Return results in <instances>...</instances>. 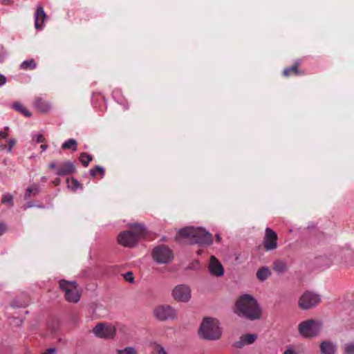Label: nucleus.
<instances>
[{
  "instance_id": "c85d7f7f",
  "label": "nucleus",
  "mask_w": 354,
  "mask_h": 354,
  "mask_svg": "<svg viewBox=\"0 0 354 354\" xmlns=\"http://www.w3.org/2000/svg\"><path fill=\"white\" fill-rule=\"evenodd\" d=\"M152 354H166L165 348L160 344H155L153 345V351Z\"/></svg>"
},
{
  "instance_id": "f8f14e48",
  "label": "nucleus",
  "mask_w": 354,
  "mask_h": 354,
  "mask_svg": "<svg viewBox=\"0 0 354 354\" xmlns=\"http://www.w3.org/2000/svg\"><path fill=\"white\" fill-rule=\"evenodd\" d=\"M278 236L277 233L272 229L267 227L263 239V248L266 251L273 250L277 248Z\"/></svg>"
},
{
  "instance_id": "4468645a",
  "label": "nucleus",
  "mask_w": 354,
  "mask_h": 354,
  "mask_svg": "<svg viewBox=\"0 0 354 354\" xmlns=\"http://www.w3.org/2000/svg\"><path fill=\"white\" fill-rule=\"evenodd\" d=\"M75 166L72 162L66 161L63 162L56 171V174L59 176H67L75 173Z\"/></svg>"
},
{
  "instance_id": "423d86ee",
  "label": "nucleus",
  "mask_w": 354,
  "mask_h": 354,
  "mask_svg": "<svg viewBox=\"0 0 354 354\" xmlns=\"http://www.w3.org/2000/svg\"><path fill=\"white\" fill-rule=\"evenodd\" d=\"M153 260L159 263H169L174 259L172 250L165 245H159L152 250Z\"/></svg>"
},
{
  "instance_id": "1a4fd4ad",
  "label": "nucleus",
  "mask_w": 354,
  "mask_h": 354,
  "mask_svg": "<svg viewBox=\"0 0 354 354\" xmlns=\"http://www.w3.org/2000/svg\"><path fill=\"white\" fill-rule=\"evenodd\" d=\"M156 318L159 321L174 319L177 317L176 310L169 305H162L156 307L153 310Z\"/></svg>"
},
{
  "instance_id": "412c9836",
  "label": "nucleus",
  "mask_w": 354,
  "mask_h": 354,
  "mask_svg": "<svg viewBox=\"0 0 354 354\" xmlns=\"http://www.w3.org/2000/svg\"><path fill=\"white\" fill-rule=\"evenodd\" d=\"M299 62H297L295 63V64L293 66L288 67V68H286L283 71V75L286 77H288L290 75L301 74V73L299 70Z\"/></svg>"
},
{
  "instance_id": "4c0bfd02",
  "label": "nucleus",
  "mask_w": 354,
  "mask_h": 354,
  "mask_svg": "<svg viewBox=\"0 0 354 354\" xmlns=\"http://www.w3.org/2000/svg\"><path fill=\"white\" fill-rule=\"evenodd\" d=\"M46 141L45 138L41 134H37V142L38 143H42Z\"/></svg>"
},
{
  "instance_id": "58836bf2",
  "label": "nucleus",
  "mask_w": 354,
  "mask_h": 354,
  "mask_svg": "<svg viewBox=\"0 0 354 354\" xmlns=\"http://www.w3.org/2000/svg\"><path fill=\"white\" fill-rule=\"evenodd\" d=\"M6 77L3 75L0 74V86L3 85L6 82Z\"/></svg>"
},
{
  "instance_id": "6ab92c4d",
  "label": "nucleus",
  "mask_w": 354,
  "mask_h": 354,
  "mask_svg": "<svg viewBox=\"0 0 354 354\" xmlns=\"http://www.w3.org/2000/svg\"><path fill=\"white\" fill-rule=\"evenodd\" d=\"M273 270L278 274L284 273L288 270L286 263L282 260H277L273 263Z\"/></svg>"
},
{
  "instance_id": "393cba45",
  "label": "nucleus",
  "mask_w": 354,
  "mask_h": 354,
  "mask_svg": "<svg viewBox=\"0 0 354 354\" xmlns=\"http://www.w3.org/2000/svg\"><path fill=\"white\" fill-rule=\"evenodd\" d=\"M80 161L83 166L87 167L91 161L93 160V156L86 153H82L79 158Z\"/></svg>"
},
{
  "instance_id": "72a5a7b5",
  "label": "nucleus",
  "mask_w": 354,
  "mask_h": 354,
  "mask_svg": "<svg viewBox=\"0 0 354 354\" xmlns=\"http://www.w3.org/2000/svg\"><path fill=\"white\" fill-rule=\"evenodd\" d=\"M12 196L10 194L4 195L2 198V203H10V205H12Z\"/></svg>"
},
{
  "instance_id": "cd10ccee",
  "label": "nucleus",
  "mask_w": 354,
  "mask_h": 354,
  "mask_svg": "<svg viewBox=\"0 0 354 354\" xmlns=\"http://www.w3.org/2000/svg\"><path fill=\"white\" fill-rule=\"evenodd\" d=\"M98 172L100 174H101L102 175H104V168H102L100 166H96L95 168H93V169H90V171H89L90 175L93 178H95V176H96V174L98 173Z\"/></svg>"
},
{
  "instance_id": "5701e85b",
  "label": "nucleus",
  "mask_w": 354,
  "mask_h": 354,
  "mask_svg": "<svg viewBox=\"0 0 354 354\" xmlns=\"http://www.w3.org/2000/svg\"><path fill=\"white\" fill-rule=\"evenodd\" d=\"M77 141L74 139H69L64 142L62 145V149H71L73 151H75L77 150Z\"/></svg>"
},
{
  "instance_id": "7c9ffc66",
  "label": "nucleus",
  "mask_w": 354,
  "mask_h": 354,
  "mask_svg": "<svg viewBox=\"0 0 354 354\" xmlns=\"http://www.w3.org/2000/svg\"><path fill=\"white\" fill-rule=\"evenodd\" d=\"M344 353L345 354H354V342L345 345Z\"/></svg>"
},
{
  "instance_id": "a878e982",
  "label": "nucleus",
  "mask_w": 354,
  "mask_h": 354,
  "mask_svg": "<svg viewBox=\"0 0 354 354\" xmlns=\"http://www.w3.org/2000/svg\"><path fill=\"white\" fill-rule=\"evenodd\" d=\"M36 67V62L34 59H29L23 62L20 65V68L23 70L34 69Z\"/></svg>"
},
{
  "instance_id": "9d476101",
  "label": "nucleus",
  "mask_w": 354,
  "mask_h": 354,
  "mask_svg": "<svg viewBox=\"0 0 354 354\" xmlns=\"http://www.w3.org/2000/svg\"><path fill=\"white\" fill-rule=\"evenodd\" d=\"M117 241L119 244L127 248H133L137 245L138 242V237L131 230L120 232L118 236Z\"/></svg>"
},
{
  "instance_id": "dca6fc26",
  "label": "nucleus",
  "mask_w": 354,
  "mask_h": 354,
  "mask_svg": "<svg viewBox=\"0 0 354 354\" xmlns=\"http://www.w3.org/2000/svg\"><path fill=\"white\" fill-rule=\"evenodd\" d=\"M46 18V15L44 10L43 7L39 5L37 7L35 12V28L38 30L41 29L44 20Z\"/></svg>"
},
{
  "instance_id": "39448f33",
  "label": "nucleus",
  "mask_w": 354,
  "mask_h": 354,
  "mask_svg": "<svg viewBox=\"0 0 354 354\" xmlns=\"http://www.w3.org/2000/svg\"><path fill=\"white\" fill-rule=\"evenodd\" d=\"M75 285L76 281H68L65 279L59 281V288L65 292V299L68 302L77 303L80 301V294Z\"/></svg>"
},
{
  "instance_id": "f03ea898",
  "label": "nucleus",
  "mask_w": 354,
  "mask_h": 354,
  "mask_svg": "<svg viewBox=\"0 0 354 354\" xmlns=\"http://www.w3.org/2000/svg\"><path fill=\"white\" fill-rule=\"evenodd\" d=\"M187 239L189 244H198L200 245H209L212 244V235L202 227H185L180 229L176 236Z\"/></svg>"
},
{
  "instance_id": "bb28decb",
  "label": "nucleus",
  "mask_w": 354,
  "mask_h": 354,
  "mask_svg": "<svg viewBox=\"0 0 354 354\" xmlns=\"http://www.w3.org/2000/svg\"><path fill=\"white\" fill-rule=\"evenodd\" d=\"M118 353V354H138L135 348L132 346L125 347L124 349L119 350Z\"/></svg>"
},
{
  "instance_id": "9b49d317",
  "label": "nucleus",
  "mask_w": 354,
  "mask_h": 354,
  "mask_svg": "<svg viewBox=\"0 0 354 354\" xmlns=\"http://www.w3.org/2000/svg\"><path fill=\"white\" fill-rule=\"evenodd\" d=\"M172 295L178 302H187L191 298V290L185 285H178L174 288Z\"/></svg>"
},
{
  "instance_id": "b1692460",
  "label": "nucleus",
  "mask_w": 354,
  "mask_h": 354,
  "mask_svg": "<svg viewBox=\"0 0 354 354\" xmlns=\"http://www.w3.org/2000/svg\"><path fill=\"white\" fill-rule=\"evenodd\" d=\"M13 108L26 117H30L31 115V113L20 102L14 103Z\"/></svg>"
},
{
  "instance_id": "2f4dec72",
  "label": "nucleus",
  "mask_w": 354,
  "mask_h": 354,
  "mask_svg": "<svg viewBox=\"0 0 354 354\" xmlns=\"http://www.w3.org/2000/svg\"><path fill=\"white\" fill-rule=\"evenodd\" d=\"M71 181H72V185L71 186V187L73 190H76L77 188H80V189L82 188V184H80V182L77 179L72 178Z\"/></svg>"
},
{
  "instance_id": "ea45409f",
  "label": "nucleus",
  "mask_w": 354,
  "mask_h": 354,
  "mask_svg": "<svg viewBox=\"0 0 354 354\" xmlns=\"http://www.w3.org/2000/svg\"><path fill=\"white\" fill-rule=\"evenodd\" d=\"M57 351L56 348H50L43 354H51L55 353Z\"/></svg>"
},
{
  "instance_id": "ddd939ff",
  "label": "nucleus",
  "mask_w": 354,
  "mask_h": 354,
  "mask_svg": "<svg viewBox=\"0 0 354 354\" xmlns=\"http://www.w3.org/2000/svg\"><path fill=\"white\" fill-rule=\"evenodd\" d=\"M208 268L210 274L214 276L221 277L224 274V269L222 264L214 256L210 257Z\"/></svg>"
},
{
  "instance_id": "f3484780",
  "label": "nucleus",
  "mask_w": 354,
  "mask_h": 354,
  "mask_svg": "<svg viewBox=\"0 0 354 354\" xmlns=\"http://www.w3.org/2000/svg\"><path fill=\"white\" fill-rule=\"evenodd\" d=\"M128 227L133 229V232L136 234L138 239L145 237L147 234V229L142 224L138 223H129Z\"/></svg>"
},
{
  "instance_id": "c9c22d12",
  "label": "nucleus",
  "mask_w": 354,
  "mask_h": 354,
  "mask_svg": "<svg viewBox=\"0 0 354 354\" xmlns=\"http://www.w3.org/2000/svg\"><path fill=\"white\" fill-rule=\"evenodd\" d=\"M9 130V128L8 127L4 128L3 131H1L0 132V138L6 139L8 137V131Z\"/></svg>"
},
{
  "instance_id": "a18cd8bd",
  "label": "nucleus",
  "mask_w": 354,
  "mask_h": 354,
  "mask_svg": "<svg viewBox=\"0 0 354 354\" xmlns=\"http://www.w3.org/2000/svg\"><path fill=\"white\" fill-rule=\"evenodd\" d=\"M59 179H57V180H55V184H58V183H59Z\"/></svg>"
},
{
  "instance_id": "473e14b6",
  "label": "nucleus",
  "mask_w": 354,
  "mask_h": 354,
  "mask_svg": "<svg viewBox=\"0 0 354 354\" xmlns=\"http://www.w3.org/2000/svg\"><path fill=\"white\" fill-rule=\"evenodd\" d=\"M124 278L127 281H129V283H133L134 281V277L132 273V272H128L124 275Z\"/></svg>"
},
{
  "instance_id": "f704fd0d",
  "label": "nucleus",
  "mask_w": 354,
  "mask_h": 354,
  "mask_svg": "<svg viewBox=\"0 0 354 354\" xmlns=\"http://www.w3.org/2000/svg\"><path fill=\"white\" fill-rule=\"evenodd\" d=\"M16 140L15 138H10L8 142V151L10 153L13 147L15 145Z\"/></svg>"
},
{
  "instance_id": "37998d69",
  "label": "nucleus",
  "mask_w": 354,
  "mask_h": 354,
  "mask_svg": "<svg viewBox=\"0 0 354 354\" xmlns=\"http://www.w3.org/2000/svg\"><path fill=\"white\" fill-rule=\"evenodd\" d=\"M215 238H216V241L218 242H220L221 240V237L220 234H216Z\"/></svg>"
},
{
  "instance_id": "6e6552de",
  "label": "nucleus",
  "mask_w": 354,
  "mask_h": 354,
  "mask_svg": "<svg viewBox=\"0 0 354 354\" xmlns=\"http://www.w3.org/2000/svg\"><path fill=\"white\" fill-rule=\"evenodd\" d=\"M94 335L102 339H113L115 336L116 328L114 326L104 322H99L93 328Z\"/></svg>"
},
{
  "instance_id": "79ce46f5",
  "label": "nucleus",
  "mask_w": 354,
  "mask_h": 354,
  "mask_svg": "<svg viewBox=\"0 0 354 354\" xmlns=\"http://www.w3.org/2000/svg\"><path fill=\"white\" fill-rule=\"evenodd\" d=\"M295 352L292 349H288L284 352V354H294Z\"/></svg>"
},
{
  "instance_id": "aec40b11",
  "label": "nucleus",
  "mask_w": 354,
  "mask_h": 354,
  "mask_svg": "<svg viewBox=\"0 0 354 354\" xmlns=\"http://www.w3.org/2000/svg\"><path fill=\"white\" fill-rule=\"evenodd\" d=\"M270 275V269L265 266L260 268L257 272V278L261 281H264Z\"/></svg>"
},
{
  "instance_id": "a211bd4d",
  "label": "nucleus",
  "mask_w": 354,
  "mask_h": 354,
  "mask_svg": "<svg viewBox=\"0 0 354 354\" xmlns=\"http://www.w3.org/2000/svg\"><path fill=\"white\" fill-rule=\"evenodd\" d=\"M320 351L322 354H334L335 346L330 341H324L320 344Z\"/></svg>"
},
{
  "instance_id": "0eeeda50",
  "label": "nucleus",
  "mask_w": 354,
  "mask_h": 354,
  "mask_svg": "<svg viewBox=\"0 0 354 354\" xmlns=\"http://www.w3.org/2000/svg\"><path fill=\"white\" fill-rule=\"evenodd\" d=\"M321 301L320 295L307 290L300 297L298 306L302 310H308L316 306Z\"/></svg>"
},
{
  "instance_id": "f257e3e1",
  "label": "nucleus",
  "mask_w": 354,
  "mask_h": 354,
  "mask_svg": "<svg viewBox=\"0 0 354 354\" xmlns=\"http://www.w3.org/2000/svg\"><path fill=\"white\" fill-rule=\"evenodd\" d=\"M234 313L250 321L259 319L262 317V309L258 301L249 294H243L237 299Z\"/></svg>"
},
{
  "instance_id": "7ed1b4c3",
  "label": "nucleus",
  "mask_w": 354,
  "mask_h": 354,
  "mask_svg": "<svg viewBox=\"0 0 354 354\" xmlns=\"http://www.w3.org/2000/svg\"><path fill=\"white\" fill-rule=\"evenodd\" d=\"M198 335L205 340H218L222 335V329L218 319L204 317L198 331Z\"/></svg>"
},
{
  "instance_id": "c03bdc74",
  "label": "nucleus",
  "mask_w": 354,
  "mask_h": 354,
  "mask_svg": "<svg viewBox=\"0 0 354 354\" xmlns=\"http://www.w3.org/2000/svg\"><path fill=\"white\" fill-rule=\"evenodd\" d=\"M40 147L42 150L44 151L47 149L48 146L46 145H41Z\"/></svg>"
},
{
  "instance_id": "20e7f679",
  "label": "nucleus",
  "mask_w": 354,
  "mask_h": 354,
  "mask_svg": "<svg viewBox=\"0 0 354 354\" xmlns=\"http://www.w3.org/2000/svg\"><path fill=\"white\" fill-rule=\"evenodd\" d=\"M322 326L321 321L310 319L301 322L298 326V330L301 337L313 338L319 334Z\"/></svg>"
},
{
  "instance_id": "a19ab883",
  "label": "nucleus",
  "mask_w": 354,
  "mask_h": 354,
  "mask_svg": "<svg viewBox=\"0 0 354 354\" xmlns=\"http://www.w3.org/2000/svg\"><path fill=\"white\" fill-rule=\"evenodd\" d=\"M48 167L49 169H54L56 166H55V164L54 162H50L49 165H48Z\"/></svg>"
},
{
  "instance_id": "2eb2a0df",
  "label": "nucleus",
  "mask_w": 354,
  "mask_h": 354,
  "mask_svg": "<svg viewBox=\"0 0 354 354\" xmlns=\"http://www.w3.org/2000/svg\"><path fill=\"white\" fill-rule=\"evenodd\" d=\"M257 338L255 334H245L241 337L240 340L234 342V346L237 348H243L245 344H253Z\"/></svg>"
},
{
  "instance_id": "4be33fe9",
  "label": "nucleus",
  "mask_w": 354,
  "mask_h": 354,
  "mask_svg": "<svg viewBox=\"0 0 354 354\" xmlns=\"http://www.w3.org/2000/svg\"><path fill=\"white\" fill-rule=\"evenodd\" d=\"M35 106L37 108V109L41 113H46L50 109L49 104L46 101L41 98H38L36 100L35 102Z\"/></svg>"
},
{
  "instance_id": "c756f323",
  "label": "nucleus",
  "mask_w": 354,
  "mask_h": 354,
  "mask_svg": "<svg viewBox=\"0 0 354 354\" xmlns=\"http://www.w3.org/2000/svg\"><path fill=\"white\" fill-rule=\"evenodd\" d=\"M39 192V189L38 187H28L26 189V196L30 197L31 194L37 195Z\"/></svg>"
},
{
  "instance_id": "e433bc0d",
  "label": "nucleus",
  "mask_w": 354,
  "mask_h": 354,
  "mask_svg": "<svg viewBox=\"0 0 354 354\" xmlns=\"http://www.w3.org/2000/svg\"><path fill=\"white\" fill-rule=\"evenodd\" d=\"M7 230V226L3 223H0V235L3 234Z\"/></svg>"
}]
</instances>
